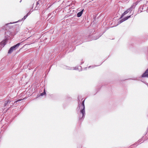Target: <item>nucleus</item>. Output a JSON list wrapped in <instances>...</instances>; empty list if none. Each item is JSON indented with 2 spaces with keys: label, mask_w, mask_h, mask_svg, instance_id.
I'll use <instances>...</instances> for the list:
<instances>
[{
  "label": "nucleus",
  "mask_w": 148,
  "mask_h": 148,
  "mask_svg": "<svg viewBox=\"0 0 148 148\" xmlns=\"http://www.w3.org/2000/svg\"><path fill=\"white\" fill-rule=\"evenodd\" d=\"M21 43H18L15 45L11 47L9 50L8 53L9 54H10L12 53L13 51H14L16 49V48L17 47H18L20 45Z\"/></svg>",
  "instance_id": "obj_1"
},
{
  "label": "nucleus",
  "mask_w": 148,
  "mask_h": 148,
  "mask_svg": "<svg viewBox=\"0 0 148 148\" xmlns=\"http://www.w3.org/2000/svg\"><path fill=\"white\" fill-rule=\"evenodd\" d=\"M84 102V100L83 101H82V105L83 106V108L80 111L81 113L82 114V117H83L84 116V115L85 114Z\"/></svg>",
  "instance_id": "obj_2"
},
{
  "label": "nucleus",
  "mask_w": 148,
  "mask_h": 148,
  "mask_svg": "<svg viewBox=\"0 0 148 148\" xmlns=\"http://www.w3.org/2000/svg\"><path fill=\"white\" fill-rule=\"evenodd\" d=\"M142 77H148V69L146 70L142 75Z\"/></svg>",
  "instance_id": "obj_3"
},
{
  "label": "nucleus",
  "mask_w": 148,
  "mask_h": 148,
  "mask_svg": "<svg viewBox=\"0 0 148 148\" xmlns=\"http://www.w3.org/2000/svg\"><path fill=\"white\" fill-rule=\"evenodd\" d=\"M7 42V40L6 39H5L2 41L0 43V45H1L2 46H3V47L6 44Z\"/></svg>",
  "instance_id": "obj_4"
},
{
  "label": "nucleus",
  "mask_w": 148,
  "mask_h": 148,
  "mask_svg": "<svg viewBox=\"0 0 148 148\" xmlns=\"http://www.w3.org/2000/svg\"><path fill=\"white\" fill-rule=\"evenodd\" d=\"M130 10V8L127 9L126 11H125L122 14L121 18H122L125 15L128 13L129 11Z\"/></svg>",
  "instance_id": "obj_5"
},
{
  "label": "nucleus",
  "mask_w": 148,
  "mask_h": 148,
  "mask_svg": "<svg viewBox=\"0 0 148 148\" xmlns=\"http://www.w3.org/2000/svg\"><path fill=\"white\" fill-rule=\"evenodd\" d=\"M131 16V15H130L129 16H127L126 17H125V18H123V19H122V20H121L120 21L121 23H122V22H123V21H126V20H127L129 18H130Z\"/></svg>",
  "instance_id": "obj_6"
},
{
  "label": "nucleus",
  "mask_w": 148,
  "mask_h": 148,
  "mask_svg": "<svg viewBox=\"0 0 148 148\" xmlns=\"http://www.w3.org/2000/svg\"><path fill=\"white\" fill-rule=\"evenodd\" d=\"M84 11V9L82 10L81 12L78 13L77 14V16L78 17H80L81 16L83 13V11Z\"/></svg>",
  "instance_id": "obj_7"
},
{
  "label": "nucleus",
  "mask_w": 148,
  "mask_h": 148,
  "mask_svg": "<svg viewBox=\"0 0 148 148\" xmlns=\"http://www.w3.org/2000/svg\"><path fill=\"white\" fill-rule=\"evenodd\" d=\"M10 100H8L4 102V107H5L9 103H10Z\"/></svg>",
  "instance_id": "obj_8"
},
{
  "label": "nucleus",
  "mask_w": 148,
  "mask_h": 148,
  "mask_svg": "<svg viewBox=\"0 0 148 148\" xmlns=\"http://www.w3.org/2000/svg\"><path fill=\"white\" fill-rule=\"evenodd\" d=\"M46 94L45 89L44 90V92L40 94V96H42Z\"/></svg>",
  "instance_id": "obj_9"
},
{
  "label": "nucleus",
  "mask_w": 148,
  "mask_h": 148,
  "mask_svg": "<svg viewBox=\"0 0 148 148\" xmlns=\"http://www.w3.org/2000/svg\"><path fill=\"white\" fill-rule=\"evenodd\" d=\"M21 99H19V100H17L15 102H18V101H21Z\"/></svg>",
  "instance_id": "obj_10"
},
{
  "label": "nucleus",
  "mask_w": 148,
  "mask_h": 148,
  "mask_svg": "<svg viewBox=\"0 0 148 148\" xmlns=\"http://www.w3.org/2000/svg\"><path fill=\"white\" fill-rule=\"evenodd\" d=\"M27 17V16H24V18H25V19Z\"/></svg>",
  "instance_id": "obj_11"
},
{
  "label": "nucleus",
  "mask_w": 148,
  "mask_h": 148,
  "mask_svg": "<svg viewBox=\"0 0 148 148\" xmlns=\"http://www.w3.org/2000/svg\"><path fill=\"white\" fill-rule=\"evenodd\" d=\"M38 4V2H37V4Z\"/></svg>",
  "instance_id": "obj_12"
}]
</instances>
